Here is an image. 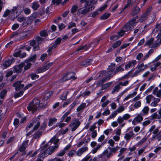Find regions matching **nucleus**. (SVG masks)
I'll use <instances>...</instances> for the list:
<instances>
[{
    "instance_id": "1",
    "label": "nucleus",
    "mask_w": 161,
    "mask_h": 161,
    "mask_svg": "<svg viewBox=\"0 0 161 161\" xmlns=\"http://www.w3.org/2000/svg\"><path fill=\"white\" fill-rule=\"evenodd\" d=\"M124 63L116 67L115 70V64L111 63L110 65L107 69V71H103L99 75V77L104 76H109L112 73L113 75H114L119 72H123L125 70L124 69Z\"/></svg>"
},
{
    "instance_id": "2",
    "label": "nucleus",
    "mask_w": 161,
    "mask_h": 161,
    "mask_svg": "<svg viewBox=\"0 0 161 161\" xmlns=\"http://www.w3.org/2000/svg\"><path fill=\"white\" fill-rule=\"evenodd\" d=\"M40 101L38 99H34L29 104L27 109L29 111H32L33 113L35 112L38 107L43 108L44 107L42 103L39 104Z\"/></svg>"
},
{
    "instance_id": "3",
    "label": "nucleus",
    "mask_w": 161,
    "mask_h": 161,
    "mask_svg": "<svg viewBox=\"0 0 161 161\" xmlns=\"http://www.w3.org/2000/svg\"><path fill=\"white\" fill-rule=\"evenodd\" d=\"M94 6L91 5L89 2L85 3L84 7L82 8H79L77 11V14L78 15H86L94 8Z\"/></svg>"
},
{
    "instance_id": "4",
    "label": "nucleus",
    "mask_w": 161,
    "mask_h": 161,
    "mask_svg": "<svg viewBox=\"0 0 161 161\" xmlns=\"http://www.w3.org/2000/svg\"><path fill=\"white\" fill-rule=\"evenodd\" d=\"M137 23V21L136 20V18H134L127 22L123 29L126 32L130 31L136 26Z\"/></svg>"
},
{
    "instance_id": "5",
    "label": "nucleus",
    "mask_w": 161,
    "mask_h": 161,
    "mask_svg": "<svg viewBox=\"0 0 161 161\" xmlns=\"http://www.w3.org/2000/svg\"><path fill=\"white\" fill-rule=\"evenodd\" d=\"M148 68V66L147 64H144L143 63L138 64L136 67L137 70L133 74L134 76H136L137 74L143 72Z\"/></svg>"
},
{
    "instance_id": "6",
    "label": "nucleus",
    "mask_w": 161,
    "mask_h": 161,
    "mask_svg": "<svg viewBox=\"0 0 161 161\" xmlns=\"http://www.w3.org/2000/svg\"><path fill=\"white\" fill-rule=\"evenodd\" d=\"M58 148V145H56L54 146H51L49 147L42 154V157H45L48 155L51 154L54 152L55 150Z\"/></svg>"
},
{
    "instance_id": "7",
    "label": "nucleus",
    "mask_w": 161,
    "mask_h": 161,
    "mask_svg": "<svg viewBox=\"0 0 161 161\" xmlns=\"http://www.w3.org/2000/svg\"><path fill=\"white\" fill-rule=\"evenodd\" d=\"M23 8L20 6L14 7L11 9L12 13L17 16L20 15L23 11Z\"/></svg>"
},
{
    "instance_id": "8",
    "label": "nucleus",
    "mask_w": 161,
    "mask_h": 161,
    "mask_svg": "<svg viewBox=\"0 0 161 161\" xmlns=\"http://www.w3.org/2000/svg\"><path fill=\"white\" fill-rule=\"evenodd\" d=\"M74 73L72 72L67 73L61 78V81L64 82L71 79H73L74 80L76 79V78L74 76Z\"/></svg>"
},
{
    "instance_id": "9",
    "label": "nucleus",
    "mask_w": 161,
    "mask_h": 161,
    "mask_svg": "<svg viewBox=\"0 0 161 161\" xmlns=\"http://www.w3.org/2000/svg\"><path fill=\"white\" fill-rule=\"evenodd\" d=\"M158 31H159V33H158V35L157 36V39L160 40L159 43L161 44V24H157L153 32L154 33H155Z\"/></svg>"
},
{
    "instance_id": "10",
    "label": "nucleus",
    "mask_w": 161,
    "mask_h": 161,
    "mask_svg": "<svg viewBox=\"0 0 161 161\" xmlns=\"http://www.w3.org/2000/svg\"><path fill=\"white\" fill-rule=\"evenodd\" d=\"M153 7L152 6H150L146 10V12L141 16L139 19L140 22H142L145 20L150 14L151 11L152 10Z\"/></svg>"
},
{
    "instance_id": "11",
    "label": "nucleus",
    "mask_w": 161,
    "mask_h": 161,
    "mask_svg": "<svg viewBox=\"0 0 161 161\" xmlns=\"http://www.w3.org/2000/svg\"><path fill=\"white\" fill-rule=\"evenodd\" d=\"M35 18L34 14H33L28 17L27 19L25 18V20L22 24V25L23 27H25L27 25L31 24L32 23Z\"/></svg>"
},
{
    "instance_id": "12",
    "label": "nucleus",
    "mask_w": 161,
    "mask_h": 161,
    "mask_svg": "<svg viewBox=\"0 0 161 161\" xmlns=\"http://www.w3.org/2000/svg\"><path fill=\"white\" fill-rule=\"evenodd\" d=\"M80 122L78 119H76L73 122L69 125L71 130L73 131L75 130L80 125Z\"/></svg>"
},
{
    "instance_id": "13",
    "label": "nucleus",
    "mask_w": 161,
    "mask_h": 161,
    "mask_svg": "<svg viewBox=\"0 0 161 161\" xmlns=\"http://www.w3.org/2000/svg\"><path fill=\"white\" fill-rule=\"evenodd\" d=\"M59 141V139L56 137V136H54L45 145L44 147H46L48 146L51 145L52 142L55 145H58V146L59 144V143H58Z\"/></svg>"
},
{
    "instance_id": "14",
    "label": "nucleus",
    "mask_w": 161,
    "mask_h": 161,
    "mask_svg": "<svg viewBox=\"0 0 161 161\" xmlns=\"http://www.w3.org/2000/svg\"><path fill=\"white\" fill-rule=\"evenodd\" d=\"M135 136V135L133 131L131 130L125 134L124 138L126 141L128 142L131 139H132Z\"/></svg>"
},
{
    "instance_id": "15",
    "label": "nucleus",
    "mask_w": 161,
    "mask_h": 161,
    "mask_svg": "<svg viewBox=\"0 0 161 161\" xmlns=\"http://www.w3.org/2000/svg\"><path fill=\"white\" fill-rule=\"evenodd\" d=\"M27 33L25 32H24L21 33L19 35H18L17 33L14 32V34L11 35V38L14 37V38H17L19 36H20L21 39H23L26 38Z\"/></svg>"
},
{
    "instance_id": "16",
    "label": "nucleus",
    "mask_w": 161,
    "mask_h": 161,
    "mask_svg": "<svg viewBox=\"0 0 161 161\" xmlns=\"http://www.w3.org/2000/svg\"><path fill=\"white\" fill-rule=\"evenodd\" d=\"M137 61L135 60H133L126 64L125 66V69L128 70L130 68L134 67L136 64Z\"/></svg>"
},
{
    "instance_id": "17",
    "label": "nucleus",
    "mask_w": 161,
    "mask_h": 161,
    "mask_svg": "<svg viewBox=\"0 0 161 161\" xmlns=\"http://www.w3.org/2000/svg\"><path fill=\"white\" fill-rule=\"evenodd\" d=\"M99 77V76H98ZM112 76H104L102 77H105L104 78L101 80H98L97 83V86H100L104 82L108 81L110 78L112 77Z\"/></svg>"
},
{
    "instance_id": "18",
    "label": "nucleus",
    "mask_w": 161,
    "mask_h": 161,
    "mask_svg": "<svg viewBox=\"0 0 161 161\" xmlns=\"http://www.w3.org/2000/svg\"><path fill=\"white\" fill-rule=\"evenodd\" d=\"M24 65V63L23 62L20 63L18 66H15L13 70L14 72L20 73L21 72L22 68Z\"/></svg>"
},
{
    "instance_id": "19",
    "label": "nucleus",
    "mask_w": 161,
    "mask_h": 161,
    "mask_svg": "<svg viewBox=\"0 0 161 161\" xmlns=\"http://www.w3.org/2000/svg\"><path fill=\"white\" fill-rule=\"evenodd\" d=\"M153 41L154 38H151L146 42L145 45L149 46L151 48L155 47H157L158 44H157L156 45H154L153 43Z\"/></svg>"
},
{
    "instance_id": "20",
    "label": "nucleus",
    "mask_w": 161,
    "mask_h": 161,
    "mask_svg": "<svg viewBox=\"0 0 161 161\" xmlns=\"http://www.w3.org/2000/svg\"><path fill=\"white\" fill-rule=\"evenodd\" d=\"M21 81H18L13 84V86L15 87L16 90H19L24 87V85L21 84Z\"/></svg>"
},
{
    "instance_id": "21",
    "label": "nucleus",
    "mask_w": 161,
    "mask_h": 161,
    "mask_svg": "<svg viewBox=\"0 0 161 161\" xmlns=\"http://www.w3.org/2000/svg\"><path fill=\"white\" fill-rule=\"evenodd\" d=\"M39 119V118H37L33 120V122H34V127L33 130L34 131L38 129L40 125V122L38 120Z\"/></svg>"
},
{
    "instance_id": "22",
    "label": "nucleus",
    "mask_w": 161,
    "mask_h": 161,
    "mask_svg": "<svg viewBox=\"0 0 161 161\" xmlns=\"http://www.w3.org/2000/svg\"><path fill=\"white\" fill-rule=\"evenodd\" d=\"M88 150V147H84L80 148L76 152V154L78 156H81L84 152Z\"/></svg>"
},
{
    "instance_id": "23",
    "label": "nucleus",
    "mask_w": 161,
    "mask_h": 161,
    "mask_svg": "<svg viewBox=\"0 0 161 161\" xmlns=\"http://www.w3.org/2000/svg\"><path fill=\"white\" fill-rule=\"evenodd\" d=\"M28 143V141H24L19 149V151L23 152L25 151Z\"/></svg>"
},
{
    "instance_id": "24",
    "label": "nucleus",
    "mask_w": 161,
    "mask_h": 161,
    "mask_svg": "<svg viewBox=\"0 0 161 161\" xmlns=\"http://www.w3.org/2000/svg\"><path fill=\"white\" fill-rule=\"evenodd\" d=\"M92 60L91 59H88L82 62L80 64L85 67L89 65L92 63Z\"/></svg>"
},
{
    "instance_id": "25",
    "label": "nucleus",
    "mask_w": 161,
    "mask_h": 161,
    "mask_svg": "<svg viewBox=\"0 0 161 161\" xmlns=\"http://www.w3.org/2000/svg\"><path fill=\"white\" fill-rule=\"evenodd\" d=\"M137 94L136 92H134L132 93H130L127 95L124 99V101H126L130 98H133Z\"/></svg>"
},
{
    "instance_id": "26",
    "label": "nucleus",
    "mask_w": 161,
    "mask_h": 161,
    "mask_svg": "<svg viewBox=\"0 0 161 161\" xmlns=\"http://www.w3.org/2000/svg\"><path fill=\"white\" fill-rule=\"evenodd\" d=\"M143 119V117L141 115L138 114L134 118L133 121H132V123L133 124H134V123L135 122V121L138 122H140L142 121Z\"/></svg>"
},
{
    "instance_id": "27",
    "label": "nucleus",
    "mask_w": 161,
    "mask_h": 161,
    "mask_svg": "<svg viewBox=\"0 0 161 161\" xmlns=\"http://www.w3.org/2000/svg\"><path fill=\"white\" fill-rule=\"evenodd\" d=\"M86 107V103H81L76 108L77 112H80Z\"/></svg>"
},
{
    "instance_id": "28",
    "label": "nucleus",
    "mask_w": 161,
    "mask_h": 161,
    "mask_svg": "<svg viewBox=\"0 0 161 161\" xmlns=\"http://www.w3.org/2000/svg\"><path fill=\"white\" fill-rule=\"evenodd\" d=\"M151 139L153 141L157 140L159 141L161 140V131H160L157 135L153 136Z\"/></svg>"
},
{
    "instance_id": "29",
    "label": "nucleus",
    "mask_w": 161,
    "mask_h": 161,
    "mask_svg": "<svg viewBox=\"0 0 161 161\" xmlns=\"http://www.w3.org/2000/svg\"><path fill=\"white\" fill-rule=\"evenodd\" d=\"M159 98H154L153 101L150 104V106L152 107H156L158 105V103L160 101Z\"/></svg>"
},
{
    "instance_id": "30",
    "label": "nucleus",
    "mask_w": 161,
    "mask_h": 161,
    "mask_svg": "<svg viewBox=\"0 0 161 161\" xmlns=\"http://www.w3.org/2000/svg\"><path fill=\"white\" fill-rule=\"evenodd\" d=\"M13 61V59L12 58L10 59H8L5 61L3 64V66L4 67V68H6L9 67L12 63Z\"/></svg>"
},
{
    "instance_id": "31",
    "label": "nucleus",
    "mask_w": 161,
    "mask_h": 161,
    "mask_svg": "<svg viewBox=\"0 0 161 161\" xmlns=\"http://www.w3.org/2000/svg\"><path fill=\"white\" fill-rule=\"evenodd\" d=\"M57 121V119L55 117L50 118L48 122V125L49 126H52L53 124L55 123Z\"/></svg>"
},
{
    "instance_id": "32",
    "label": "nucleus",
    "mask_w": 161,
    "mask_h": 161,
    "mask_svg": "<svg viewBox=\"0 0 161 161\" xmlns=\"http://www.w3.org/2000/svg\"><path fill=\"white\" fill-rule=\"evenodd\" d=\"M40 5L37 2H35L32 3V8L35 10H36L39 7Z\"/></svg>"
},
{
    "instance_id": "33",
    "label": "nucleus",
    "mask_w": 161,
    "mask_h": 161,
    "mask_svg": "<svg viewBox=\"0 0 161 161\" xmlns=\"http://www.w3.org/2000/svg\"><path fill=\"white\" fill-rule=\"evenodd\" d=\"M140 8L138 7H135L132 10V16H134L139 13L140 11Z\"/></svg>"
},
{
    "instance_id": "34",
    "label": "nucleus",
    "mask_w": 161,
    "mask_h": 161,
    "mask_svg": "<svg viewBox=\"0 0 161 161\" xmlns=\"http://www.w3.org/2000/svg\"><path fill=\"white\" fill-rule=\"evenodd\" d=\"M154 97L152 95H149L147 96L146 97V103L148 104L150 103L152 100L154 98Z\"/></svg>"
},
{
    "instance_id": "35",
    "label": "nucleus",
    "mask_w": 161,
    "mask_h": 161,
    "mask_svg": "<svg viewBox=\"0 0 161 161\" xmlns=\"http://www.w3.org/2000/svg\"><path fill=\"white\" fill-rule=\"evenodd\" d=\"M7 92V90L4 89L2 90V91L0 93V98L1 99H3Z\"/></svg>"
},
{
    "instance_id": "36",
    "label": "nucleus",
    "mask_w": 161,
    "mask_h": 161,
    "mask_svg": "<svg viewBox=\"0 0 161 161\" xmlns=\"http://www.w3.org/2000/svg\"><path fill=\"white\" fill-rule=\"evenodd\" d=\"M24 63V69L25 70H27L29 69L31 67L32 64L31 63L29 62H25V63Z\"/></svg>"
},
{
    "instance_id": "37",
    "label": "nucleus",
    "mask_w": 161,
    "mask_h": 161,
    "mask_svg": "<svg viewBox=\"0 0 161 161\" xmlns=\"http://www.w3.org/2000/svg\"><path fill=\"white\" fill-rule=\"evenodd\" d=\"M125 109V108L123 106H120L115 111L118 113H120L122 112Z\"/></svg>"
},
{
    "instance_id": "38",
    "label": "nucleus",
    "mask_w": 161,
    "mask_h": 161,
    "mask_svg": "<svg viewBox=\"0 0 161 161\" xmlns=\"http://www.w3.org/2000/svg\"><path fill=\"white\" fill-rule=\"evenodd\" d=\"M153 50L152 49H150L149 51L147 53V54L144 57V60H147L153 53Z\"/></svg>"
},
{
    "instance_id": "39",
    "label": "nucleus",
    "mask_w": 161,
    "mask_h": 161,
    "mask_svg": "<svg viewBox=\"0 0 161 161\" xmlns=\"http://www.w3.org/2000/svg\"><path fill=\"white\" fill-rule=\"evenodd\" d=\"M109 148L111 152L115 153L119 149V147L118 146H117L114 147H109Z\"/></svg>"
},
{
    "instance_id": "40",
    "label": "nucleus",
    "mask_w": 161,
    "mask_h": 161,
    "mask_svg": "<svg viewBox=\"0 0 161 161\" xmlns=\"http://www.w3.org/2000/svg\"><path fill=\"white\" fill-rule=\"evenodd\" d=\"M149 108L147 106L144 107L143 108L142 112L144 114H147L148 113Z\"/></svg>"
},
{
    "instance_id": "41",
    "label": "nucleus",
    "mask_w": 161,
    "mask_h": 161,
    "mask_svg": "<svg viewBox=\"0 0 161 161\" xmlns=\"http://www.w3.org/2000/svg\"><path fill=\"white\" fill-rule=\"evenodd\" d=\"M121 44V42L120 41H118L114 43L112 45V47L114 49L118 47Z\"/></svg>"
},
{
    "instance_id": "42",
    "label": "nucleus",
    "mask_w": 161,
    "mask_h": 161,
    "mask_svg": "<svg viewBox=\"0 0 161 161\" xmlns=\"http://www.w3.org/2000/svg\"><path fill=\"white\" fill-rule=\"evenodd\" d=\"M120 88V86L119 85H118L115 86L113 88V90L112 91V93L114 94L115 93L117 92Z\"/></svg>"
},
{
    "instance_id": "43",
    "label": "nucleus",
    "mask_w": 161,
    "mask_h": 161,
    "mask_svg": "<svg viewBox=\"0 0 161 161\" xmlns=\"http://www.w3.org/2000/svg\"><path fill=\"white\" fill-rule=\"evenodd\" d=\"M103 155H100L94 157L92 159H91V161H99L100 159V158H103Z\"/></svg>"
},
{
    "instance_id": "44",
    "label": "nucleus",
    "mask_w": 161,
    "mask_h": 161,
    "mask_svg": "<svg viewBox=\"0 0 161 161\" xmlns=\"http://www.w3.org/2000/svg\"><path fill=\"white\" fill-rule=\"evenodd\" d=\"M112 84V82H108L103 85L102 86V89H106L108 88Z\"/></svg>"
},
{
    "instance_id": "45",
    "label": "nucleus",
    "mask_w": 161,
    "mask_h": 161,
    "mask_svg": "<svg viewBox=\"0 0 161 161\" xmlns=\"http://www.w3.org/2000/svg\"><path fill=\"white\" fill-rule=\"evenodd\" d=\"M53 62H51L44 65L43 67L44 70H45V71L49 69L53 65Z\"/></svg>"
},
{
    "instance_id": "46",
    "label": "nucleus",
    "mask_w": 161,
    "mask_h": 161,
    "mask_svg": "<svg viewBox=\"0 0 161 161\" xmlns=\"http://www.w3.org/2000/svg\"><path fill=\"white\" fill-rule=\"evenodd\" d=\"M151 117L153 119H161L159 114H158L156 113L153 114L151 116Z\"/></svg>"
},
{
    "instance_id": "47",
    "label": "nucleus",
    "mask_w": 161,
    "mask_h": 161,
    "mask_svg": "<svg viewBox=\"0 0 161 161\" xmlns=\"http://www.w3.org/2000/svg\"><path fill=\"white\" fill-rule=\"evenodd\" d=\"M109 16V14L105 13L100 17V19L102 20L105 19H108Z\"/></svg>"
},
{
    "instance_id": "48",
    "label": "nucleus",
    "mask_w": 161,
    "mask_h": 161,
    "mask_svg": "<svg viewBox=\"0 0 161 161\" xmlns=\"http://www.w3.org/2000/svg\"><path fill=\"white\" fill-rule=\"evenodd\" d=\"M131 0H128L127 1V4L125 5L124 8L121 11V12H122L125 10V9L126 8H127L128 7L131 5Z\"/></svg>"
},
{
    "instance_id": "49",
    "label": "nucleus",
    "mask_w": 161,
    "mask_h": 161,
    "mask_svg": "<svg viewBox=\"0 0 161 161\" xmlns=\"http://www.w3.org/2000/svg\"><path fill=\"white\" fill-rule=\"evenodd\" d=\"M118 113L116 112V111L112 112L111 114L108 117L109 119H112L114 118L117 114Z\"/></svg>"
},
{
    "instance_id": "50",
    "label": "nucleus",
    "mask_w": 161,
    "mask_h": 161,
    "mask_svg": "<svg viewBox=\"0 0 161 161\" xmlns=\"http://www.w3.org/2000/svg\"><path fill=\"white\" fill-rule=\"evenodd\" d=\"M129 44L130 43H128L123 45L120 47L117 50V51H118V52H119L121 49H123L127 47L128 46H129Z\"/></svg>"
},
{
    "instance_id": "51",
    "label": "nucleus",
    "mask_w": 161,
    "mask_h": 161,
    "mask_svg": "<svg viewBox=\"0 0 161 161\" xmlns=\"http://www.w3.org/2000/svg\"><path fill=\"white\" fill-rule=\"evenodd\" d=\"M23 93L24 91H20L18 93H16L14 95V97L16 98L21 96L23 95Z\"/></svg>"
},
{
    "instance_id": "52",
    "label": "nucleus",
    "mask_w": 161,
    "mask_h": 161,
    "mask_svg": "<svg viewBox=\"0 0 161 161\" xmlns=\"http://www.w3.org/2000/svg\"><path fill=\"white\" fill-rule=\"evenodd\" d=\"M78 9V7L77 5H73L71 8V13H74Z\"/></svg>"
},
{
    "instance_id": "53",
    "label": "nucleus",
    "mask_w": 161,
    "mask_h": 161,
    "mask_svg": "<svg viewBox=\"0 0 161 161\" xmlns=\"http://www.w3.org/2000/svg\"><path fill=\"white\" fill-rule=\"evenodd\" d=\"M101 147V145H100L99 144L98 145H97V146L96 147L94 148L92 151V153L93 154L97 152V151Z\"/></svg>"
},
{
    "instance_id": "54",
    "label": "nucleus",
    "mask_w": 161,
    "mask_h": 161,
    "mask_svg": "<svg viewBox=\"0 0 161 161\" xmlns=\"http://www.w3.org/2000/svg\"><path fill=\"white\" fill-rule=\"evenodd\" d=\"M71 111V109H69V110L66 113H65L63 116V117H62L61 118L62 121H63L64 118L69 114Z\"/></svg>"
},
{
    "instance_id": "55",
    "label": "nucleus",
    "mask_w": 161,
    "mask_h": 161,
    "mask_svg": "<svg viewBox=\"0 0 161 161\" xmlns=\"http://www.w3.org/2000/svg\"><path fill=\"white\" fill-rule=\"evenodd\" d=\"M19 122V120L15 118L13 122V124L15 127H17L18 126V124Z\"/></svg>"
},
{
    "instance_id": "56",
    "label": "nucleus",
    "mask_w": 161,
    "mask_h": 161,
    "mask_svg": "<svg viewBox=\"0 0 161 161\" xmlns=\"http://www.w3.org/2000/svg\"><path fill=\"white\" fill-rule=\"evenodd\" d=\"M141 101H137L135 103L134 106L135 108H137L141 106Z\"/></svg>"
},
{
    "instance_id": "57",
    "label": "nucleus",
    "mask_w": 161,
    "mask_h": 161,
    "mask_svg": "<svg viewBox=\"0 0 161 161\" xmlns=\"http://www.w3.org/2000/svg\"><path fill=\"white\" fill-rule=\"evenodd\" d=\"M131 116L128 114H126L122 116L124 120H127L130 118Z\"/></svg>"
},
{
    "instance_id": "58",
    "label": "nucleus",
    "mask_w": 161,
    "mask_h": 161,
    "mask_svg": "<svg viewBox=\"0 0 161 161\" xmlns=\"http://www.w3.org/2000/svg\"><path fill=\"white\" fill-rule=\"evenodd\" d=\"M10 12L11 11L10 10L8 9H6L4 12L3 15V17H6L10 14Z\"/></svg>"
},
{
    "instance_id": "59",
    "label": "nucleus",
    "mask_w": 161,
    "mask_h": 161,
    "mask_svg": "<svg viewBox=\"0 0 161 161\" xmlns=\"http://www.w3.org/2000/svg\"><path fill=\"white\" fill-rule=\"evenodd\" d=\"M30 76L31 78V79L32 80H35L36 79H37L39 77V75H37L33 73L31 74L30 75Z\"/></svg>"
},
{
    "instance_id": "60",
    "label": "nucleus",
    "mask_w": 161,
    "mask_h": 161,
    "mask_svg": "<svg viewBox=\"0 0 161 161\" xmlns=\"http://www.w3.org/2000/svg\"><path fill=\"white\" fill-rule=\"evenodd\" d=\"M36 57V54L33 55L29 59V61L32 62H34L35 61Z\"/></svg>"
},
{
    "instance_id": "61",
    "label": "nucleus",
    "mask_w": 161,
    "mask_h": 161,
    "mask_svg": "<svg viewBox=\"0 0 161 161\" xmlns=\"http://www.w3.org/2000/svg\"><path fill=\"white\" fill-rule=\"evenodd\" d=\"M23 11H24L25 14L27 15L29 14L31 12L30 9L28 8H23Z\"/></svg>"
},
{
    "instance_id": "62",
    "label": "nucleus",
    "mask_w": 161,
    "mask_h": 161,
    "mask_svg": "<svg viewBox=\"0 0 161 161\" xmlns=\"http://www.w3.org/2000/svg\"><path fill=\"white\" fill-rule=\"evenodd\" d=\"M110 110L108 108L106 109L104 112L102 113L103 115H108L110 114Z\"/></svg>"
},
{
    "instance_id": "63",
    "label": "nucleus",
    "mask_w": 161,
    "mask_h": 161,
    "mask_svg": "<svg viewBox=\"0 0 161 161\" xmlns=\"http://www.w3.org/2000/svg\"><path fill=\"white\" fill-rule=\"evenodd\" d=\"M45 71V70L44 68L43 67H42L39 68L37 69L36 71V72L37 73H40Z\"/></svg>"
},
{
    "instance_id": "64",
    "label": "nucleus",
    "mask_w": 161,
    "mask_h": 161,
    "mask_svg": "<svg viewBox=\"0 0 161 161\" xmlns=\"http://www.w3.org/2000/svg\"><path fill=\"white\" fill-rule=\"evenodd\" d=\"M91 157V156L89 155H87L85 157L81 160V161H89L90 158Z\"/></svg>"
}]
</instances>
